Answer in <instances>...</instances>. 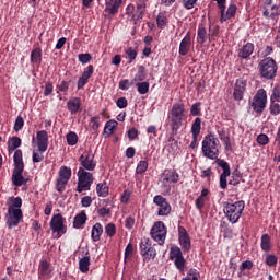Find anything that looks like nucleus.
I'll return each mask as SVG.
<instances>
[{
    "instance_id": "nucleus-46",
    "label": "nucleus",
    "mask_w": 280,
    "mask_h": 280,
    "mask_svg": "<svg viewBox=\"0 0 280 280\" xmlns=\"http://www.w3.org/2000/svg\"><path fill=\"white\" fill-rule=\"evenodd\" d=\"M182 280H200V272L196 269H190L185 278Z\"/></svg>"
},
{
    "instance_id": "nucleus-7",
    "label": "nucleus",
    "mask_w": 280,
    "mask_h": 280,
    "mask_svg": "<svg viewBox=\"0 0 280 280\" xmlns=\"http://www.w3.org/2000/svg\"><path fill=\"white\" fill-rule=\"evenodd\" d=\"M259 72L261 78H265V80H275L277 77V71L279 67L277 66V61L272 59L271 57H267L262 59L259 65Z\"/></svg>"
},
{
    "instance_id": "nucleus-11",
    "label": "nucleus",
    "mask_w": 280,
    "mask_h": 280,
    "mask_svg": "<svg viewBox=\"0 0 280 280\" xmlns=\"http://www.w3.org/2000/svg\"><path fill=\"white\" fill-rule=\"evenodd\" d=\"M79 163L82 170L93 172L97 167V161H95V153L91 150H86L79 158Z\"/></svg>"
},
{
    "instance_id": "nucleus-37",
    "label": "nucleus",
    "mask_w": 280,
    "mask_h": 280,
    "mask_svg": "<svg viewBox=\"0 0 280 280\" xmlns=\"http://www.w3.org/2000/svg\"><path fill=\"white\" fill-rule=\"evenodd\" d=\"M96 192H97V196H101L102 198H106V196H108V186L106 185V183L97 184Z\"/></svg>"
},
{
    "instance_id": "nucleus-61",
    "label": "nucleus",
    "mask_w": 280,
    "mask_h": 280,
    "mask_svg": "<svg viewBox=\"0 0 280 280\" xmlns=\"http://www.w3.org/2000/svg\"><path fill=\"white\" fill-rule=\"evenodd\" d=\"M52 93H54V84L51 82H47L44 89L45 97H48V95H51Z\"/></svg>"
},
{
    "instance_id": "nucleus-16",
    "label": "nucleus",
    "mask_w": 280,
    "mask_h": 280,
    "mask_svg": "<svg viewBox=\"0 0 280 280\" xmlns=\"http://www.w3.org/2000/svg\"><path fill=\"white\" fill-rule=\"evenodd\" d=\"M279 5L272 3V0H265L262 16L271 19V21H279Z\"/></svg>"
},
{
    "instance_id": "nucleus-34",
    "label": "nucleus",
    "mask_w": 280,
    "mask_h": 280,
    "mask_svg": "<svg viewBox=\"0 0 280 280\" xmlns=\"http://www.w3.org/2000/svg\"><path fill=\"white\" fill-rule=\"evenodd\" d=\"M208 38L209 34H207V28L200 26L197 32V42L199 43V45H205Z\"/></svg>"
},
{
    "instance_id": "nucleus-60",
    "label": "nucleus",
    "mask_w": 280,
    "mask_h": 280,
    "mask_svg": "<svg viewBox=\"0 0 280 280\" xmlns=\"http://www.w3.org/2000/svg\"><path fill=\"white\" fill-rule=\"evenodd\" d=\"M127 57L129 62H132V60L137 59V50H135L133 48H128L126 50Z\"/></svg>"
},
{
    "instance_id": "nucleus-36",
    "label": "nucleus",
    "mask_w": 280,
    "mask_h": 280,
    "mask_svg": "<svg viewBox=\"0 0 280 280\" xmlns=\"http://www.w3.org/2000/svg\"><path fill=\"white\" fill-rule=\"evenodd\" d=\"M18 148H21V138L13 137L9 140L8 150L9 152H14Z\"/></svg>"
},
{
    "instance_id": "nucleus-39",
    "label": "nucleus",
    "mask_w": 280,
    "mask_h": 280,
    "mask_svg": "<svg viewBox=\"0 0 280 280\" xmlns=\"http://www.w3.org/2000/svg\"><path fill=\"white\" fill-rule=\"evenodd\" d=\"M156 23L160 30H164V27H167V16H165V13H159Z\"/></svg>"
},
{
    "instance_id": "nucleus-17",
    "label": "nucleus",
    "mask_w": 280,
    "mask_h": 280,
    "mask_svg": "<svg viewBox=\"0 0 280 280\" xmlns=\"http://www.w3.org/2000/svg\"><path fill=\"white\" fill-rule=\"evenodd\" d=\"M170 259L174 261L178 270H185V258L183 257V252L178 246L171 247Z\"/></svg>"
},
{
    "instance_id": "nucleus-9",
    "label": "nucleus",
    "mask_w": 280,
    "mask_h": 280,
    "mask_svg": "<svg viewBox=\"0 0 280 280\" xmlns=\"http://www.w3.org/2000/svg\"><path fill=\"white\" fill-rule=\"evenodd\" d=\"M150 235L154 242L163 246L167 237V226L163 221H156L151 228Z\"/></svg>"
},
{
    "instance_id": "nucleus-22",
    "label": "nucleus",
    "mask_w": 280,
    "mask_h": 280,
    "mask_svg": "<svg viewBox=\"0 0 280 280\" xmlns=\"http://www.w3.org/2000/svg\"><path fill=\"white\" fill-rule=\"evenodd\" d=\"M221 14V23H224V21H229L230 19H233L235 14H237V5L234 3L230 4L226 9V5L219 9Z\"/></svg>"
},
{
    "instance_id": "nucleus-2",
    "label": "nucleus",
    "mask_w": 280,
    "mask_h": 280,
    "mask_svg": "<svg viewBox=\"0 0 280 280\" xmlns=\"http://www.w3.org/2000/svg\"><path fill=\"white\" fill-rule=\"evenodd\" d=\"M7 205V226L8 229H14V226H19L21 220H23V210H21V207H23V199H21V197H9Z\"/></svg>"
},
{
    "instance_id": "nucleus-24",
    "label": "nucleus",
    "mask_w": 280,
    "mask_h": 280,
    "mask_svg": "<svg viewBox=\"0 0 280 280\" xmlns=\"http://www.w3.org/2000/svg\"><path fill=\"white\" fill-rule=\"evenodd\" d=\"M191 49V33H187L179 44V55L187 56Z\"/></svg>"
},
{
    "instance_id": "nucleus-19",
    "label": "nucleus",
    "mask_w": 280,
    "mask_h": 280,
    "mask_svg": "<svg viewBox=\"0 0 280 280\" xmlns=\"http://www.w3.org/2000/svg\"><path fill=\"white\" fill-rule=\"evenodd\" d=\"M178 241L183 250H191V237H189V233L183 226H178Z\"/></svg>"
},
{
    "instance_id": "nucleus-64",
    "label": "nucleus",
    "mask_w": 280,
    "mask_h": 280,
    "mask_svg": "<svg viewBox=\"0 0 280 280\" xmlns=\"http://www.w3.org/2000/svg\"><path fill=\"white\" fill-rule=\"evenodd\" d=\"M125 226L126 229H132V226H135V218L127 217L125 220Z\"/></svg>"
},
{
    "instance_id": "nucleus-12",
    "label": "nucleus",
    "mask_w": 280,
    "mask_h": 280,
    "mask_svg": "<svg viewBox=\"0 0 280 280\" xmlns=\"http://www.w3.org/2000/svg\"><path fill=\"white\" fill-rule=\"evenodd\" d=\"M126 14L129 16L130 21H133L135 23H137V21H141V19H143V14H145V2H138L137 8L135 4H129L126 8Z\"/></svg>"
},
{
    "instance_id": "nucleus-57",
    "label": "nucleus",
    "mask_w": 280,
    "mask_h": 280,
    "mask_svg": "<svg viewBox=\"0 0 280 280\" xmlns=\"http://www.w3.org/2000/svg\"><path fill=\"white\" fill-rule=\"evenodd\" d=\"M277 261H279V259L275 255H272V254L267 255V257H266L267 266H270V267L277 266Z\"/></svg>"
},
{
    "instance_id": "nucleus-8",
    "label": "nucleus",
    "mask_w": 280,
    "mask_h": 280,
    "mask_svg": "<svg viewBox=\"0 0 280 280\" xmlns=\"http://www.w3.org/2000/svg\"><path fill=\"white\" fill-rule=\"evenodd\" d=\"M77 176H78L77 191L79 194H82V191H89L94 180L93 173L84 168H79Z\"/></svg>"
},
{
    "instance_id": "nucleus-49",
    "label": "nucleus",
    "mask_w": 280,
    "mask_h": 280,
    "mask_svg": "<svg viewBox=\"0 0 280 280\" xmlns=\"http://www.w3.org/2000/svg\"><path fill=\"white\" fill-rule=\"evenodd\" d=\"M190 115H192V117H200V115H202V109L200 108V103H195L191 105Z\"/></svg>"
},
{
    "instance_id": "nucleus-56",
    "label": "nucleus",
    "mask_w": 280,
    "mask_h": 280,
    "mask_svg": "<svg viewBox=\"0 0 280 280\" xmlns=\"http://www.w3.org/2000/svg\"><path fill=\"white\" fill-rule=\"evenodd\" d=\"M256 141L259 145H268V143H270V139L265 133H260Z\"/></svg>"
},
{
    "instance_id": "nucleus-54",
    "label": "nucleus",
    "mask_w": 280,
    "mask_h": 280,
    "mask_svg": "<svg viewBox=\"0 0 280 280\" xmlns=\"http://www.w3.org/2000/svg\"><path fill=\"white\" fill-rule=\"evenodd\" d=\"M100 120H101L100 116H94L91 118V128L94 132H97V130H100V126H101Z\"/></svg>"
},
{
    "instance_id": "nucleus-59",
    "label": "nucleus",
    "mask_w": 280,
    "mask_h": 280,
    "mask_svg": "<svg viewBox=\"0 0 280 280\" xmlns=\"http://www.w3.org/2000/svg\"><path fill=\"white\" fill-rule=\"evenodd\" d=\"M135 80H138L139 82H143V80H145V68H139V71L135 77Z\"/></svg>"
},
{
    "instance_id": "nucleus-42",
    "label": "nucleus",
    "mask_w": 280,
    "mask_h": 280,
    "mask_svg": "<svg viewBox=\"0 0 280 280\" xmlns=\"http://www.w3.org/2000/svg\"><path fill=\"white\" fill-rule=\"evenodd\" d=\"M137 89H138V93L140 95H145V93H148V91H150V83H148L145 81L137 83Z\"/></svg>"
},
{
    "instance_id": "nucleus-10",
    "label": "nucleus",
    "mask_w": 280,
    "mask_h": 280,
    "mask_svg": "<svg viewBox=\"0 0 280 280\" xmlns=\"http://www.w3.org/2000/svg\"><path fill=\"white\" fill-rule=\"evenodd\" d=\"M268 104V93L264 89H259L252 101V108L258 115H261L266 110Z\"/></svg>"
},
{
    "instance_id": "nucleus-25",
    "label": "nucleus",
    "mask_w": 280,
    "mask_h": 280,
    "mask_svg": "<svg viewBox=\"0 0 280 280\" xmlns=\"http://www.w3.org/2000/svg\"><path fill=\"white\" fill-rule=\"evenodd\" d=\"M80 106H82V100L80 97L70 98L67 103V108L71 115H75L80 110Z\"/></svg>"
},
{
    "instance_id": "nucleus-48",
    "label": "nucleus",
    "mask_w": 280,
    "mask_h": 280,
    "mask_svg": "<svg viewBox=\"0 0 280 280\" xmlns=\"http://www.w3.org/2000/svg\"><path fill=\"white\" fill-rule=\"evenodd\" d=\"M105 233L107 237H115V233H117V226L114 223H108L105 226Z\"/></svg>"
},
{
    "instance_id": "nucleus-31",
    "label": "nucleus",
    "mask_w": 280,
    "mask_h": 280,
    "mask_svg": "<svg viewBox=\"0 0 280 280\" xmlns=\"http://www.w3.org/2000/svg\"><path fill=\"white\" fill-rule=\"evenodd\" d=\"M84 224H86V212L82 211L74 217L73 226L74 229H82Z\"/></svg>"
},
{
    "instance_id": "nucleus-41",
    "label": "nucleus",
    "mask_w": 280,
    "mask_h": 280,
    "mask_svg": "<svg viewBox=\"0 0 280 280\" xmlns=\"http://www.w3.org/2000/svg\"><path fill=\"white\" fill-rule=\"evenodd\" d=\"M148 161H140L136 167V174H145L148 172Z\"/></svg>"
},
{
    "instance_id": "nucleus-44",
    "label": "nucleus",
    "mask_w": 280,
    "mask_h": 280,
    "mask_svg": "<svg viewBox=\"0 0 280 280\" xmlns=\"http://www.w3.org/2000/svg\"><path fill=\"white\" fill-rule=\"evenodd\" d=\"M135 255V247L132 244H128L125 249V261L128 262L132 259V256Z\"/></svg>"
},
{
    "instance_id": "nucleus-53",
    "label": "nucleus",
    "mask_w": 280,
    "mask_h": 280,
    "mask_svg": "<svg viewBox=\"0 0 280 280\" xmlns=\"http://www.w3.org/2000/svg\"><path fill=\"white\" fill-rule=\"evenodd\" d=\"M142 257H143L144 261H150V260L154 259L156 257V249H154V247H152L150 250L142 254Z\"/></svg>"
},
{
    "instance_id": "nucleus-50",
    "label": "nucleus",
    "mask_w": 280,
    "mask_h": 280,
    "mask_svg": "<svg viewBox=\"0 0 280 280\" xmlns=\"http://www.w3.org/2000/svg\"><path fill=\"white\" fill-rule=\"evenodd\" d=\"M152 249V243L150 242V240L144 238L141 244H140V250H141V255H143L144 253H147L148 250Z\"/></svg>"
},
{
    "instance_id": "nucleus-45",
    "label": "nucleus",
    "mask_w": 280,
    "mask_h": 280,
    "mask_svg": "<svg viewBox=\"0 0 280 280\" xmlns=\"http://www.w3.org/2000/svg\"><path fill=\"white\" fill-rule=\"evenodd\" d=\"M132 196V190L130 189H125L120 196V202L122 205H128L130 202V198Z\"/></svg>"
},
{
    "instance_id": "nucleus-47",
    "label": "nucleus",
    "mask_w": 280,
    "mask_h": 280,
    "mask_svg": "<svg viewBox=\"0 0 280 280\" xmlns=\"http://www.w3.org/2000/svg\"><path fill=\"white\" fill-rule=\"evenodd\" d=\"M45 151L40 149L33 150V163H40L45 156L43 155Z\"/></svg>"
},
{
    "instance_id": "nucleus-1",
    "label": "nucleus",
    "mask_w": 280,
    "mask_h": 280,
    "mask_svg": "<svg viewBox=\"0 0 280 280\" xmlns=\"http://www.w3.org/2000/svg\"><path fill=\"white\" fill-rule=\"evenodd\" d=\"M221 148L222 145L220 144V140L214 133L210 132L205 136L201 143V152L206 159L215 161L217 165L223 170V173L220 176V187L221 189H226V178L231 176V166L224 160L218 159V156H220Z\"/></svg>"
},
{
    "instance_id": "nucleus-5",
    "label": "nucleus",
    "mask_w": 280,
    "mask_h": 280,
    "mask_svg": "<svg viewBox=\"0 0 280 280\" xmlns=\"http://www.w3.org/2000/svg\"><path fill=\"white\" fill-rule=\"evenodd\" d=\"M168 119L171 121L170 126L173 132H176V130H178V128L183 126V121L185 119V104L183 103L173 104L168 114Z\"/></svg>"
},
{
    "instance_id": "nucleus-43",
    "label": "nucleus",
    "mask_w": 280,
    "mask_h": 280,
    "mask_svg": "<svg viewBox=\"0 0 280 280\" xmlns=\"http://www.w3.org/2000/svg\"><path fill=\"white\" fill-rule=\"evenodd\" d=\"M68 145H75L78 143V133L70 131L66 136Z\"/></svg>"
},
{
    "instance_id": "nucleus-38",
    "label": "nucleus",
    "mask_w": 280,
    "mask_h": 280,
    "mask_svg": "<svg viewBox=\"0 0 280 280\" xmlns=\"http://www.w3.org/2000/svg\"><path fill=\"white\" fill-rule=\"evenodd\" d=\"M280 102L277 101H270L269 112L270 115L273 117H277V115H280Z\"/></svg>"
},
{
    "instance_id": "nucleus-23",
    "label": "nucleus",
    "mask_w": 280,
    "mask_h": 280,
    "mask_svg": "<svg viewBox=\"0 0 280 280\" xmlns=\"http://www.w3.org/2000/svg\"><path fill=\"white\" fill-rule=\"evenodd\" d=\"M94 68L93 66H88V68L84 69L81 78L78 80L77 86L78 89H84L86 84H89V79L93 75Z\"/></svg>"
},
{
    "instance_id": "nucleus-40",
    "label": "nucleus",
    "mask_w": 280,
    "mask_h": 280,
    "mask_svg": "<svg viewBox=\"0 0 280 280\" xmlns=\"http://www.w3.org/2000/svg\"><path fill=\"white\" fill-rule=\"evenodd\" d=\"M24 126H25V119H23V116L19 115L15 119L13 130L15 132H20V130H23Z\"/></svg>"
},
{
    "instance_id": "nucleus-58",
    "label": "nucleus",
    "mask_w": 280,
    "mask_h": 280,
    "mask_svg": "<svg viewBox=\"0 0 280 280\" xmlns=\"http://www.w3.org/2000/svg\"><path fill=\"white\" fill-rule=\"evenodd\" d=\"M219 137L221 139V141H223L225 149L229 150L231 149V138L224 133H220L219 132Z\"/></svg>"
},
{
    "instance_id": "nucleus-51",
    "label": "nucleus",
    "mask_w": 280,
    "mask_h": 280,
    "mask_svg": "<svg viewBox=\"0 0 280 280\" xmlns=\"http://www.w3.org/2000/svg\"><path fill=\"white\" fill-rule=\"evenodd\" d=\"M270 102H280V85L279 84L275 85L271 96H270Z\"/></svg>"
},
{
    "instance_id": "nucleus-30",
    "label": "nucleus",
    "mask_w": 280,
    "mask_h": 280,
    "mask_svg": "<svg viewBox=\"0 0 280 280\" xmlns=\"http://www.w3.org/2000/svg\"><path fill=\"white\" fill-rule=\"evenodd\" d=\"M32 65H40L43 62V50L40 48H35L31 52Z\"/></svg>"
},
{
    "instance_id": "nucleus-4",
    "label": "nucleus",
    "mask_w": 280,
    "mask_h": 280,
    "mask_svg": "<svg viewBox=\"0 0 280 280\" xmlns=\"http://www.w3.org/2000/svg\"><path fill=\"white\" fill-rule=\"evenodd\" d=\"M14 170L12 173V183L15 187H22L27 183V178L23 177V170H25V164L23 163V151L18 149L13 155Z\"/></svg>"
},
{
    "instance_id": "nucleus-32",
    "label": "nucleus",
    "mask_w": 280,
    "mask_h": 280,
    "mask_svg": "<svg viewBox=\"0 0 280 280\" xmlns=\"http://www.w3.org/2000/svg\"><path fill=\"white\" fill-rule=\"evenodd\" d=\"M201 130H202V119L197 117L191 125L192 137H200Z\"/></svg>"
},
{
    "instance_id": "nucleus-33",
    "label": "nucleus",
    "mask_w": 280,
    "mask_h": 280,
    "mask_svg": "<svg viewBox=\"0 0 280 280\" xmlns=\"http://www.w3.org/2000/svg\"><path fill=\"white\" fill-rule=\"evenodd\" d=\"M105 12H108L109 14H117V12H119V2L106 0Z\"/></svg>"
},
{
    "instance_id": "nucleus-63",
    "label": "nucleus",
    "mask_w": 280,
    "mask_h": 280,
    "mask_svg": "<svg viewBox=\"0 0 280 280\" xmlns=\"http://www.w3.org/2000/svg\"><path fill=\"white\" fill-rule=\"evenodd\" d=\"M198 0H183L184 7L186 10H192V8L196 5Z\"/></svg>"
},
{
    "instance_id": "nucleus-18",
    "label": "nucleus",
    "mask_w": 280,
    "mask_h": 280,
    "mask_svg": "<svg viewBox=\"0 0 280 280\" xmlns=\"http://www.w3.org/2000/svg\"><path fill=\"white\" fill-rule=\"evenodd\" d=\"M39 279H51L54 277V267L51 262L47 260H42L38 267Z\"/></svg>"
},
{
    "instance_id": "nucleus-62",
    "label": "nucleus",
    "mask_w": 280,
    "mask_h": 280,
    "mask_svg": "<svg viewBox=\"0 0 280 280\" xmlns=\"http://www.w3.org/2000/svg\"><path fill=\"white\" fill-rule=\"evenodd\" d=\"M81 205L82 207L88 208L93 205V199L91 198V196H85L81 199Z\"/></svg>"
},
{
    "instance_id": "nucleus-28",
    "label": "nucleus",
    "mask_w": 280,
    "mask_h": 280,
    "mask_svg": "<svg viewBox=\"0 0 280 280\" xmlns=\"http://www.w3.org/2000/svg\"><path fill=\"white\" fill-rule=\"evenodd\" d=\"M118 126L119 122H117V120H108L104 127V135H107V137H110V135H115Z\"/></svg>"
},
{
    "instance_id": "nucleus-35",
    "label": "nucleus",
    "mask_w": 280,
    "mask_h": 280,
    "mask_svg": "<svg viewBox=\"0 0 280 280\" xmlns=\"http://www.w3.org/2000/svg\"><path fill=\"white\" fill-rule=\"evenodd\" d=\"M89 266H91V257L84 256L79 260V269L83 272L86 273L89 272Z\"/></svg>"
},
{
    "instance_id": "nucleus-29",
    "label": "nucleus",
    "mask_w": 280,
    "mask_h": 280,
    "mask_svg": "<svg viewBox=\"0 0 280 280\" xmlns=\"http://www.w3.org/2000/svg\"><path fill=\"white\" fill-rule=\"evenodd\" d=\"M260 247L261 250H264L265 253H270V250L272 249V240L270 238V235L262 234Z\"/></svg>"
},
{
    "instance_id": "nucleus-52",
    "label": "nucleus",
    "mask_w": 280,
    "mask_h": 280,
    "mask_svg": "<svg viewBox=\"0 0 280 280\" xmlns=\"http://www.w3.org/2000/svg\"><path fill=\"white\" fill-rule=\"evenodd\" d=\"M207 200H209V198H206L202 196H199L196 199L195 205H196V208L198 209V211H202V209H205V205H206Z\"/></svg>"
},
{
    "instance_id": "nucleus-13",
    "label": "nucleus",
    "mask_w": 280,
    "mask_h": 280,
    "mask_svg": "<svg viewBox=\"0 0 280 280\" xmlns=\"http://www.w3.org/2000/svg\"><path fill=\"white\" fill-rule=\"evenodd\" d=\"M50 231L57 234V237H62L67 233V225L65 224V219L62 214H54L50 220Z\"/></svg>"
},
{
    "instance_id": "nucleus-15",
    "label": "nucleus",
    "mask_w": 280,
    "mask_h": 280,
    "mask_svg": "<svg viewBox=\"0 0 280 280\" xmlns=\"http://www.w3.org/2000/svg\"><path fill=\"white\" fill-rule=\"evenodd\" d=\"M153 203L158 207V215L165 217L172 213V206L165 197L156 195L153 198Z\"/></svg>"
},
{
    "instance_id": "nucleus-21",
    "label": "nucleus",
    "mask_w": 280,
    "mask_h": 280,
    "mask_svg": "<svg viewBox=\"0 0 280 280\" xmlns=\"http://www.w3.org/2000/svg\"><path fill=\"white\" fill-rule=\"evenodd\" d=\"M37 149L42 152H47V148H49V133L46 130L37 131Z\"/></svg>"
},
{
    "instance_id": "nucleus-14",
    "label": "nucleus",
    "mask_w": 280,
    "mask_h": 280,
    "mask_svg": "<svg viewBox=\"0 0 280 280\" xmlns=\"http://www.w3.org/2000/svg\"><path fill=\"white\" fill-rule=\"evenodd\" d=\"M71 180V167L69 166H61L59 168V177L56 183V189L60 194L66 189L67 184Z\"/></svg>"
},
{
    "instance_id": "nucleus-3",
    "label": "nucleus",
    "mask_w": 280,
    "mask_h": 280,
    "mask_svg": "<svg viewBox=\"0 0 280 280\" xmlns=\"http://www.w3.org/2000/svg\"><path fill=\"white\" fill-rule=\"evenodd\" d=\"M180 180V175L174 168H166L160 176V191L163 196H170L172 187Z\"/></svg>"
},
{
    "instance_id": "nucleus-26",
    "label": "nucleus",
    "mask_w": 280,
    "mask_h": 280,
    "mask_svg": "<svg viewBox=\"0 0 280 280\" xmlns=\"http://www.w3.org/2000/svg\"><path fill=\"white\" fill-rule=\"evenodd\" d=\"M253 51H255V46L247 43L238 50V58H249L253 55Z\"/></svg>"
},
{
    "instance_id": "nucleus-27",
    "label": "nucleus",
    "mask_w": 280,
    "mask_h": 280,
    "mask_svg": "<svg viewBox=\"0 0 280 280\" xmlns=\"http://www.w3.org/2000/svg\"><path fill=\"white\" fill-rule=\"evenodd\" d=\"M102 233H104V228L102 226V223H95L91 232L92 241L100 242V240H102Z\"/></svg>"
},
{
    "instance_id": "nucleus-55",
    "label": "nucleus",
    "mask_w": 280,
    "mask_h": 280,
    "mask_svg": "<svg viewBox=\"0 0 280 280\" xmlns=\"http://www.w3.org/2000/svg\"><path fill=\"white\" fill-rule=\"evenodd\" d=\"M78 58H79V62H81L82 65H88V62H91V60L93 59V56L86 52V54H79Z\"/></svg>"
},
{
    "instance_id": "nucleus-20",
    "label": "nucleus",
    "mask_w": 280,
    "mask_h": 280,
    "mask_svg": "<svg viewBox=\"0 0 280 280\" xmlns=\"http://www.w3.org/2000/svg\"><path fill=\"white\" fill-rule=\"evenodd\" d=\"M244 93H246V80L237 79L234 84L233 97L236 102L244 100Z\"/></svg>"
},
{
    "instance_id": "nucleus-6",
    "label": "nucleus",
    "mask_w": 280,
    "mask_h": 280,
    "mask_svg": "<svg viewBox=\"0 0 280 280\" xmlns=\"http://www.w3.org/2000/svg\"><path fill=\"white\" fill-rule=\"evenodd\" d=\"M245 207L246 205L243 200L234 203H226L223 208V213L231 224H237V222H240V218H242V213H244Z\"/></svg>"
}]
</instances>
